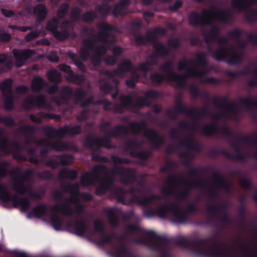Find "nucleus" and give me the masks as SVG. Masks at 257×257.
<instances>
[{
	"label": "nucleus",
	"mask_w": 257,
	"mask_h": 257,
	"mask_svg": "<svg viewBox=\"0 0 257 257\" xmlns=\"http://www.w3.org/2000/svg\"><path fill=\"white\" fill-rule=\"evenodd\" d=\"M145 237L135 239L136 244L150 246L154 250L160 252L163 257H166L169 249V244L171 243V238L156 234L153 230L143 231Z\"/></svg>",
	"instance_id": "5"
},
{
	"label": "nucleus",
	"mask_w": 257,
	"mask_h": 257,
	"mask_svg": "<svg viewBox=\"0 0 257 257\" xmlns=\"http://www.w3.org/2000/svg\"><path fill=\"white\" fill-rule=\"evenodd\" d=\"M67 125H64L58 129L53 126H45L42 127V130L45 133L48 139H52L54 137L63 138L65 135H67Z\"/></svg>",
	"instance_id": "27"
},
{
	"label": "nucleus",
	"mask_w": 257,
	"mask_h": 257,
	"mask_svg": "<svg viewBox=\"0 0 257 257\" xmlns=\"http://www.w3.org/2000/svg\"><path fill=\"white\" fill-rule=\"evenodd\" d=\"M73 95L75 96L77 102H80V105L82 107H87L90 104H97L96 101L93 100V96H90L86 100H83L86 95V92L82 88H76L73 91Z\"/></svg>",
	"instance_id": "28"
},
{
	"label": "nucleus",
	"mask_w": 257,
	"mask_h": 257,
	"mask_svg": "<svg viewBox=\"0 0 257 257\" xmlns=\"http://www.w3.org/2000/svg\"><path fill=\"white\" fill-rule=\"evenodd\" d=\"M154 54L157 58H162L169 54L170 51L166 46L161 42L158 41L153 45Z\"/></svg>",
	"instance_id": "32"
},
{
	"label": "nucleus",
	"mask_w": 257,
	"mask_h": 257,
	"mask_svg": "<svg viewBox=\"0 0 257 257\" xmlns=\"http://www.w3.org/2000/svg\"><path fill=\"white\" fill-rule=\"evenodd\" d=\"M108 220L112 227H116L118 225V220L117 216L113 210L111 209L108 212Z\"/></svg>",
	"instance_id": "59"
},
{
	"label": "nucleus",
	"mask_w": 257,
	"mask_h": 257,
	"mask_svg": "<svg viewBox=\"0 0 257 257\" xmlns=\"http://www.w3.org/2000/svg\"><path fill=\"white\" fill-rule=\"evenodd\" d=\"M161 95L160 92L154 89H150L146 91L145 93V97L146 100L150 104V101H148L147 99H156L159 98ZM149 104L148 106H149Z\"/></svg>",
	"instance_id": "58"
},
{
	"label": "nucleus",
	"mask_w": 257,
	"mask_h": 257,
	"mask_svg": "<svg viewBox=\"0 0 257 257\" xmlns=\"http://www.w3.org/2000/svg\"><path fill=\"white\" fill-rule=\"evenodd\" d=\"M194 188L204 189L207 188L208 186L204 183L201 178L196 177L192 181L185 182L184 188L177 194V198L180 200L187 199L190 195L189 190Z\"/></svg>",
	"instance_id": "18"
},
{
	"label": "nucleus",
	"mask_w": 257,
	"mask_h": 257,
	"mask_svg": "<svg viewBox=\"0 0 257 257\" xmlns=\"http://www.w3.org/2000/svg\"><path fill=\"white\" fill-rule=\"evenodd\" d=\"M13 207L16 208L19 205L21 206V210L23 212H26L29 209L31 206V203L28 198H21L17 195H13L12 200Z\"/></svg>",
	"instance_id": "30"
},
{
	"label": "nucleus",
	"mask_w": 257,
	"mask_h": 257,
	"mask_svg": "<svg viewBox=\"0 0 257 257\" xmlns=\"http://www.w3.org/2000/svg\"><path fill=\"white\" fill-rule=\"evenodd\" d=\"M227 209V205L223 204L220 205H216L212 204L208 206L207 208L208 212L213 217H217V212L221 213L222 214H226Z\"/></svg>",
	"instance_id": "33"
},
{
	"label": "nucleus",
	"mask_w": 257,
	"mask_h": 257,
	"mask_svg": "<svg viewBox=\"0 0 257 257\" xmlns=\"http://www.w3.org/2000/svg\"><path fill=\"white\" fill-rule=\"evenodd\" d=\"M194 109L196 113V115L195 117H191L193 118L197 119L200 117L202 116H208L210 114V110L207 106H204L202 108L196 109L193 108Z\"/></svg>",
	"instance_id": "63"
},
{
	"label": "nucleus",
	"mask_w": 257,
	"mask_h": 257,
	"mask_svg": "<svg viewBox=\"0 0 257 257\" xmlns=\"http://www.w3.org/2000/svg\"><path fill=\"white\" fill-rule=\"evenodd\" d=\"M13 53L16 59L15 65L18 68L23 66L26 61L31 58L35 54L34 50L29 49H14Z\"/></svg>",
	"instance_id": "22"
},
{
	"label": "nucleus",
	"mask_w": 257,
	"mask_h": 257,
	"mask_svg": "<svg viewBox=\"0 0 257 257\" xmlns=\"http://www.w3.org/2000/svg\"><path fill=\"white\" fill-rule=\"evenodd\" d=\"M130 131L131 132L130 126H127L122 124L116 125L108 133H104V135L100 139L101 141V147L108 149H111L112 147L110 145L111 138L126 137Z\"/></svg>",
	"instance_id": "13"
},
{
	"label": "nucleus",
	"mask_w": 257,
	"mask_h": 257,
	"mask_svg": "<svg viewBox=\"0 0 257 257\" xmlns=\"http://www.w3.org/2000/svg\"><path fill=\"white\" fill-rule=\"evenodd\" d=\"M173 62L171 60H168L160 66V69L162 72L167 73L166 77L168 80L175 82L177 87L180 89H185L187 85L186 75H184V74L182 75H178L173 71Z\"/></svg>",
	"instance_id": "11"
},
{
	"label": "nucleus",
	"mask_w": 257,
	"mask_h": 257,
	"mask_svg": "<svg viewBox=\"0 0 257 257\" xmlns=\"http://www.w3.org/2000/svg\"><path fill=\"white\" fill-rule=\"evenodd\" d=\"M67 135L74 136L79 134L82 131L81 126L79 125H75L70 127L67 125Z\"/></svg>",
	"instance_id": "64"
},
{
	"label": "nucleus",
	"mask_w": 257,
	"mask_h": 257,
	"mask_svg": "<svg viewBox=\"0 0 257 257\" xmlns=\"http://www.w3.org/2000/svg\"><path fill=\"white\" fill-rule=\"evenodd\" d=\"M78 172L76 170L63 168L59 172V177L61 179H69L73 181L77 179Z\"/></svg>",
	"instance_id": "36"
},
{
	"label": "nucleus",
	"mask_w": 257,
	"mask_h": 257,
	"mask_svg": "<svg viewBox=\"0 0 257 257\" xmlns=\"http://www.w3.org/2000/svg\"><path fill=\"white\" fill-rule=\"evenodd\" d=\"M59 68L63 72L66 73L67 76L66 80L70 82L80 84L84 81L83 75L74 73L70 66L66 64H60Z\"/></svg>",
	"instance_id": "24"
},
{
	"label": "nucleus",
	"mask_w": 257,
	"mask_h": 257,
	"mask_svg": "<svg viewBox=\"0 0 257 257\" xmlns=\"http://www.w3.org/2000/svg\"><path fill=\"white\" fill-rule=\"evenodd\" d=\"M13 79L8 78L4 79L0 83V90L5 99L4 104L5 108L8 110H11L13 108L14 97L13 90Z\"/></svg>",
	"instance_id": "16"
},
{
	"label": "nucleus",
	"mask_w": 257,
	"mask_h": 257,
	"mask_svg": "<svg viewBox=\"0 0 257 257\" xmlns=\"http://www.w3.org/2000/svg\"><path fill=\"white\" fill-rule=\"evenodd\" d=\"M96 43L94 38L90 37L83 40V46L81 47L79 51L80 58L86 61L90 55V51L93 50L95 48L94 43Z\"/></svg>",
	"instance_id": "26"
},
{
	"label": "nucleus",
	"mask_w": 257,
	"mask_h": 257,
	"mask_svg": "<svg viewBox=\"0 0 257 257\" xmlns=\"http://www.w3.org/2000/svg\"><path fill=\"white\" fill-rule=\"evenodd\" d=\"M111 13L114 17L117 18L119 16L124 15L126 14V10L119 4L116 3L114 5Z\"/></svg>",
	"instance_id": "62"
},
{
	"label": "nucleus",
	"mask_w": 257,
	"mask_h": 257,
	"mask_svg": "<svg viewBox=\"0 0 257 257\" xmlns=\"http://www.w3.org/2000/svg\"><path fill=\"white\" fill-rule=\"evenodd\" d=\"M115 193L119 196L118 201L121 203L126 204L125 194H129L131 197L130 202L133 203H137L143 207H149L153 203V200L160 201L161 197L158 194H152L148 197L145 195L142 196V192L140 188L131 187L129 189L126 190L124 188H118L115 189Z\"/></svg>",
	"instance_id": "4"
},
{
	"label": "nucleus",
	"mask_w": 257,
	"mask_h": 257,
	"mask_svg": "<svg viewBox=\"0 0 257 257\" xmlns=\"http://www.w3.org/2000/svg\"><path fill=\"white\" fill-rule=\"evenodd\" d=\"M101 183L110 192L113 197L116 199L118 202L119 196L115 194V190L118 188H123L122 187H113L114 182L113 178L109 175L108 167L101 164L94 165L90 172H87L84 174L80 179V183L83 186H92L95 182Z\"/></svg>",
	"instance_id": "2"
},
{
	"label": "nucleus",
	"mask_w": 257,
	"mask_h": 257,
	"mask_svg": "<svg viewBox=\"0 0 257 257\" xmlns=\"http://www.w3.org/2000/svg\"><path fill=\"white\" fill-rule=\"evenodd\" d=\"M48 207L46 204H42L34 207L29 216L32 215L37 218H40L48 214Z\"/></svg>",
	"instance_id": "35"
},
{
	"label": "nucleus",
	"mask_w": 257,
	"mask_h": 257,
	"mask_svg": "<svg viewBox=\"0 0 257 257\" xmlns=\"http://www.w3.org/2000/svg\"><path fill=\"white\" fill-rule=\"evenodd\" d=\"M171 214L172 221L177 224H184L189 220V216L180 207V203L178 201L171 202Z\"/></svg>",
	"instance_id": "19"
},
{
	"label": "nucleus",
	"mask_w": 257,
	"mask_h": 257,
	"mask_svg": "<svg viewBox=\"0 0 257 257\" xmlns=\"http://www.w3.org/2000/svg\"><path fill=\"white\" fill-rule=\"evenodd\" d=\"M213 177L214 181L216 184L217 188L221 189L227 193L230 192L231 186L230 183L226 180L217 171L213 170Z\"/></svg>",
	"instance_id": "29"
},
{
	"label": "nucleus",
	"mask_w": 257,
	"mask_h": 257,
	"mask_svg": "<svg viewBox=\"0 0 257 257\" xmlns=\"http://www.w3.org/2000/svg\"><path fill=\"white\" fill-rule=\"evenodd\" d=\"M180 144L188 150L199 151L198 146L193 143V138L191 136L186 138L185 141L181 142Z\"/></svg>",
	"instance_id": "52"
},
{
	"label": "nucleus",
	"mask_w": 257,
	"mask_h": 257,
	"mask_svg": "<svg viewBox=\"0 0 257 257\" xmlns=\"http://www.w3.org/2000/svg\"><path fill=\"white\" fill-rule=\"evenodd\" d=\"M173 242L200 257H231L224 247L219 245L214 236L194 240L180 238L175 240Z\"/></svg>",
	"instance_id": "1"
},
{
	"label": "nucleus",
	"mask_w": 257,
	"mask_h": 257,
	"mask_svg": "<svg viewBox=\"0 0 257 257\" xmlns=\"http://www.w3.org/2000/svg\"><path fill=\"white\" fill-rule=\"evenodd\" d=\"M77 201H78L77 198L70 197L66 199V202L61 205L56 204L54 205L51 208V211L53 212H61L67 217H72L74 211L72 209L70 203H75ZM85 211V206L83 204H78L75 206L74 212L78 215L79 216L81 214L83 213Z\"/></svg>",
	"instance_id": "12"
},
{
	"label": "nucleus",
	"mask_w": 257,
	"mask_h": 257,
	"mask_svg": "<svg viewBox=\"0 0 257 257\" xmlns=\"http://www.w3.org/2000/svg\"><path fill=\"white\" fill-rule=\"evenodd\" d=\"M176 179L177 176L176 175L169 176L167 179V185L161 190V192L167 195L172 194L173 187L175 184Z\"/></svg>",
	"instance_id": "41"
},
{
	"label": "nucleus",
	"mask_w": 257,
	"mask_h": 257,
	"mask_svg": "<svg viewBox=\"0 0 257 257\" xmlns=\"http://www.w3.org/2000/svg\"><path fill=\"white\" fill-rule=\"evenodd\" d=\"M17 131L22 134L32 135L35 133L36 128L32 125H22L18 128Z\"/></svg>",
	"instance_id": "61"
},
{
	"label": "nucleus",
	"mask_w": 257,
	"mask_h": 257,
	"mask_svg": "<svg viewBox=\"0 0 257 257\" xmlns=\"http://www.w3.org/2000/svg\"><path fill=\"white\" fill-rule=\"evenodd\" d=\"M12 194L8 190L7 187L0 183V200L4 203H9L11 201Z\"/></svg>",
	"instance_id": "42"
},
{
	"label": "nucleus",
	"mask_w": 257,
	"mask_h": 257,
	"mask_svg": "<svg viewBox=\"0 0 257 257\" xmlns=\"http://www.w3.org/2000/svg\"><path fill=\"white\" fill-rule=\"evenodd\" d=\"M97 18V15L95 11H88L84 13L81 16V20L84 23H89L93 22Z\"/></svg>",
	"instance_id": "46"
},
{
	"label": "nucleus",
	"mask_w": 257,
	"mask_h": 257,
	"mask_svg": "<svg viewBox=\"0 0 257 257\" xmlns=\"http://www.w3.org/2000/svg\"><path fill=\"white\" fill-rule=\"evenodd\" d=\"M133 65L129 59H124L117 65V68L110 71L106 69H102L100 71L101 75L107 76L110 78L117 76L120 78L123 77L126 72L132 71Z\"/></svg>",
	"instance_id": "17"
},
{
	"label": "nucleus",
	"mask_w": 257,
	"mask_h": 257,
	"mask_svg": "<svg viewBox=\"0 0 257 257\" xmlns=\"http://www.w3.org/2000/svg\"><path fill=\"white\" fill-rule=\"evenodd\" d=\"M256 3L255 0H232L233 8L241 12H244V19L249 24L257 22V10L249 9L248 7Z\"/></svg>",
	"instance_id": "10"
},
{
	"label": "nucleus",
	"mask_w": 257,
	"mask_h": 257,
	"mask_svg": "<svg viewBox=\"0 0 257 257\" xmlns=\"http://www.w3.org/2000/svg\"><path fill=\"white\" fill-rule=\"evenodd\" d=\"M171 203L169 205H162L156 209V215L162 218H165L168 213H171Z\"/></svg>",
	"instance_id": "44"
},
{
	"label": "nucleus",
	"mask_w": 257,
	"mask_h": 257,
	"mask_svg": "<svg viewBox=\"0 0 257 257\" xmlns=\"http://www.w3.org/2000/svg\"><path fill=\"white\" fill-rule=\"evenodd\" d=\"M228 97L227 96H220L219 97L215 96L212 100L213 105L222 109L220 113H216L212 116L213 119H217L219 118H226L227 112H233L237 108V104L234 103L232 104L228 103Z\"/></svg>",
	"instance_id": "15"
},
{
	"label": "nucleus",
	"mask_w": 257,
	"mask_h": 257,
	"mask_svg": "<svg viewBox=\"0 0 257 257\" xmlns=\"http://www.w3.org/2000/svg\"><path fill=\"white\" fill-rule=\"evenodd\" d=\"M69 9L68 3H63L59 6L57 14V17L59 20L63 19L67 15Z\"/></svg>",
	"instance_id": "51"
},
{
	"label": "nucleus",
	"mask_w": 257,
	"mask_h": 257,
	"mask_svg": "<svg viewBox=\"0 0 257 257\" xmlns=\"http://www.w3.org/2000/svg\"><path fill=\"white\" fill-rule=\"evenodd\" d=\"M73 224L75 234L78 236L83 235L85 232L87 230L88 226L83 220H76L74 222H69L68 223L69 226Z\"/></svg>",
	"instance_id": "34"
},
{
	"label": "nucleus",
	"mask_w": 257,
	"mask_h": 257,
	"mask_svg": "<svg viewBox=\"0 0 257 257\" xmlns=\"http://www.w3.org/2000/svg\"><path fill=\"white\" fill-rule=\"evenodd\" d=\"M100 31L96 34L92 35L96 42H101L103 44H110L109 40V31L112 30V27L107 23L103 22L99 25Z\"/></svg>",
	"instance_id": "23"
},
{
	"label": "nucleus",
	"mask_w": 257,
	"mask_h": 257,
	"mask_svg": "<svg viewBox=\"0 0 257 257\" xmlns=\"http://www.w3.org/2000/svg\"><path fill=\"white\" fill-rule=\"evenodd\" d=\"M250 73V72L248 68H245L242 70H240L238 72L227 71L226 72V74L227 75V76L232 78H236L238 76V75H249Z\"/></svg>",
	"instance_id": "60"
},
{
	"label": "nucleus",
	"mask_w": 257,
	"mask_h": 257,
	"mask_svg": "<svg viewBox=\"0 0 257 257\" xmlns=\"http://www.w3.org/2000/svg\"><path fill=\"white\" fill-rule=\"evenodd\" d=\"M51 223L52 226L56 230H59L62 226V220L60 217L57 214H53L51 216Z\"/></svg>",
	"instance_id": "54"
},
{
	"label": "nucleus",
	"mask_w": 257,
	"mask_h": 257,
	"mask_svg": "<svg viewBox=\"0 0 257 257\" xmlns=\"http://www.w3.org/2000/svg\"><path fill=\"white\" fill-rule=\"evenodd\" d=\"M193 63L192 59H185L182 61H180L177 64V68L179 71H187L189 68L188 67V65H191ZM187 71H186V73Z\"/></svg>",
	"instance_id": "57"
},
{
	"label": "nucleus",
	"mask_w": 257,
	"mask_h": 257,
	"mask_svg": "<svg viewBox=\"0 0 257 257\" xmlns=\"http://www.w3.org/2000/svg\"><path fill=\"white\" fill-rule=\"evenodd\" d=\"M59 20L57 18H53L48 21L46 26V29L50 31L53 34L58 30Z\"/></svg>",
	"instance_id": "50"
},
{
	"label": "nucleus",
	"mask_w": 257,
	"mask_h": 257,
	"mask_svg": "<svg viewBox=\"0 0 257 257\" xmlns=\"http://www.w3.org/2000/svg\"><path fill=\"white\" fill-rule=\"evenodd\" d=\"M100 90L104 94H108L113 89V86L110 82L101 80L99 86Z\"/></svg>",
	"instance_id": "55"
},
{
	"label": "nucleus",
	"mask_w": 257,
	"mask_h": 257,
	"mask_svg": "<svg viewBox=\"0 0 257 257\" xmlns=\"http://www.w3.org/2000/svg\"><path fill=\"white\" fill-rule=\"evenodd\" d=\"M142 23L139 20H134L127 25V29L135 36V41L138 45H145L147 43L145 36L139 34Z\"/></svg>",
	"instance_id": "25"
},
{
	"label": "nucleus",
	"mask_w": 257,
	"mask_h": 257,
	"mask_svg": "<svg viewBox=\"0 0 257 257\" xmlns=\"http://www.w3.org/2000/svg\"><path fill=\"white\" fill-rule=\"evenodd\" d=\"M110 10V7L107 3L97 5L95 8V10L103 18H106L108 15Z\"/></svg>",
	"instance_id": "48"
},
{
	"label": "nucleus",
	"mask_w": 257,
	"mask_h": 257,
	"mask_svg": "<svg viewBox=\"0 0 257 257\" xmlns=\"http://www.w3.org/2000/svg\"><path fill=\"white\" fill-rule=\"evenodd\" d=\"M219 133H221L226 138L232 137L238 139L240 142L244 144H247L252 141L250 136H242L237 135L231 132L227 126H224L220 129L215 122L207 124L201 129V133L206 137H210Z\"/></svg>",
	"instance_id": "8"
},
{
	"label": "nucleus",
	"mask_w": 257,
	"mask_h": 257,
	"mask_svg": "<svg viewBox=\"0 0 257 257\" xmlns=\"http://www.w3.org/2000/svg\"><path fill=\"white\" fill-rule=\"evenodd\" d=\"M120 104L125 109H127L131 108H142L145 106H148L149 103L148 102L145 98L143 96H138L137 101L134 102L131 96L129 95H121L119 97Z\"/></svg>",
	"instance_id": "20"
},
{
	"label": "nucleus",
	"mask_w": 257,
	"mask_h": 257,
	"mask_svg": "<svg viewBox=\"0 0 257 257\" xmlns=\"http://www.w3.org/2000/svg\"><path fill=\"white\" fill-rule=\"evenodd\" d=\"M46 83L40 76H35L32 81L31 88L34 92H40L45 86Z\"/></svg>",
	"instance_id": "38"
},
{
	"label": "nucleus",
	"mask_w": 257,
	"mask_h": 257,
	"mask_svg": "<svg viewBox=\"0 0 257 257\" xmlns=\"http://www.w3.org/2000/svg\"><path fill=\"white\" fill-rule=\"evenodd\" d=\"M54 37L59 41H63L67 40L70 35V32L68 29H62L61 31L58 30L53 34Z\"/></svg>",
	"instance_id": "53"
},
{
	"label": "nucleus",
	"mask_w": 257,
	"mask_h": 257,
	"mask_svg": "<svg viewBox=\"0 0 257 257\" xmlns=\"http://www.w3.org/2000/svg\"><path fill=\"white\" fill-rule=\"evenodd\" d=\"M229 145L231 147L234 149L236 153H237L235 157L233 156V160L236 161H240L241 162L246 161V156L245 154H243L241 153L240 149L237 143L230 142Z\"/></svg>",
	"instance_id": "45"
},
{
	"label": "nucleus",
	"mask_w": 257,
	"mask_h": 257,
	"mask_svg": "<svg viewBox=\"0 0 257 257\" xmlns=\"http://www.w3.org/2000/svg\"><path fill=\"white\" fill-rule=\"evenodd\" d=\"M112 172L115 174L121 175L122 178L121 181L125 185H131L136 180L135 171L132 168L118 166L112 168Z\"/></svg>",
	"instance_id": "21"
},
{
	"label": "nucleus",
	"mask_w": 257,
	"mask_h": 257,
	"mask_svg": "<svg viewBox=\"0 0 257 257\" xmlns=\"http://www.w3.org/2000/svg\"><path fill=\"white\" fill-rule=\"evenodd\" d=\"M129 125L131 133L133 135H138L143 131V136L151 142L152 146L155 150H159L165 142V138L158 137L157 132L153 128H149L144 120L140 122L132 121L130 122Z\"/></svg>",
	"instance_id": "6"
},
{
	"label": "nucleus",
	"mask_w": 257,
	"mask_h": 257,
	"mask_svg": "<svg viewBox=\"0 0 257 257\" xmlns=\"http://www.w3.org/2000/svg\"><path fill=\"white\" fill-rule=\"evenodd\" d=\"M48 10L45 4H37L33 9V13L37 15L36 21L37 23H42L48 15Z\"/></svg>",
	"instance_id": "31"
},
{
	"label": "nucleus",
	"mask_w": 257,
	"mask_h": 257,
	"mask_svg": "<svg viewBox=\"0 0 257 257\" xmlns=\"http://www.w3.org/2000/svg\"><path fill=\"white\" fill-rule=\"evenodd\" d=\"M208 51L215 60L225 61L229 65L239 64L243 60L242 55L241 53L237 52L234 49H232L230 55L226 47H218L214 51L211 47L208 46Z\"/></svg>",
	"instance_id": "7"
},
{
	"label": "nucleus",
	"mask_w": 257,
	"mask_h": 257,
	"mask_svg": "<svg viewBox=\"0 0 257 257\" xmlns=\"http://www.w3.org/2000/svg\"><path fill=\"white\" fill-rule=\"evenodd\" d=\"M94 145L96 146L98 149L101 147V141L97 138L87 137L83 142V146L87 149H92Z\"/></svg>",
	"instance_id": "43"
},
{
	"label": "nucleus",
	"mask_w": 257,
	"mask_h": 257,
	"mask_svg": "<svg viewBox=\"0 0 257 257\" xmlns=\"http://www.w3.org/2000/svg\"><path fill=\"white\" fill-rule=\"evenodd\" d=\"M231 18L230 10H218L216 6L211 7L209 10L203 9L201 15L196 11H192L188 16L189 25L194 27L208 25L212 20L226 23Z\"/></svg>",
	"instance_id": "3"
},
{
	"label": "nucleus",
	"mask_w": 257,
	"mask_h": 257,
	"mask_svg": "<svg viewBox=\"0 0 257 257\" xmlns=\"http://www.w3.org/2000/svg\"><path fill=\"white\" fill-rule=\"evenodd\" d=\"M174 110L177 113L185 114L191 117H195L196 115V113L194 109L193 108H188L187 106L184 105L183 102H178V103H176Z\"/></svg>",
	"instance_id": "39"
},
{
	"label": "nucleus",
	"mask_w": 257,
	"mask_h": 257,
	"mask_svg": "<svg viewBox=\"0 0 257 257\" xmlns=\"http://www.w3.org/2000/svg\"><path fill=\"white\" fill-rule=\"evenodd\" d=\"M56 92H58L60 95L53 97L52 101L58 106L67 105L69 100L73 97V90L72 88L67 85H64L59 88L58 84L54 83L47 89V92L50 95L54 94Z\"/></svg>",
	"instance_id": "9"
},
{
	"label": "nucleus",
	"mask_w": 257,
	"mask_h": 257,
	"mask_svg": "<svg viewBox=\"0 0 257 257\" xmlns=\"http://www.w3.org/2000/svg\"><path fill=\"white\" fill-rule=\"evenodd\" d=\"M48 79L51 82L59 84L61 82L62 77L61 74L56 69H50L46 74Z\"/></svg>",
	"instance_id": "40"
},
{
	"label": "nucleus",
	"mask_w": 257,
	"mask_h": 257,
	"mask_svg": "<svg viewBox=\"0 0 257 257\" xmlns=\"http://www.w3.org/2000/svg\"><path fill=\"white\" fill-rule=\"evenodd\" d=\"M20 172V169L18 167H14L11 170V175L15 181L12 183V188L15 192L23 195L29 190V187L24 183L28 180L29 176Z\"/></svg>",
	"instance_id": "14"
},
{
	"label": "nucleus",
	"mask_w": 257,
	"mask_h": 257,
	"mask_svg": "<svg viewBox=\"0 0 257 257\" xmlns=\"http://www.w3.org/2000/svg\"><path fill=\"white\" fill-rule=\"evenodd\" d=\"M4 131L2 128H0V150L3 153L8 154L10 152V150L8 147V144H10L7 138L3 137Z\"/></svg>",
	"instance_id": "49"
},
{
	"label": "nucleus",
	"mask_w": 257,
	"mask_h": 257,
	"mask_svg": "<svg viewBox=\"0 0 257 257\" xmlns=\"http://www.w3.org/2000/svg\"><path fill=\"white\" fill-rule=\"evenodd\" d=\"M165 78H166L165 75L159 73H153L150 76L152 84L155 86L161 85Z\"/></svg>",
	"instance_id": "47"
},
{
	"label": "nucleus",
	"mask_w": 257,
	"mask_h": 257,
	"mask_svg": "<svg viewBox=\"0 0 257 257\" xmlns=\"http://www.w3.org/2000/svg\"><path fill=\"white\" fill-rule=\"evenodd\" d=\"M208 73L206 70L199 71L197 69L193 67H190L187 69V72L184 73L186 75L187 79L189 77H196L200 80H204L203 77Z\"/></svg>",
	"instance_id": "37"
},
{
	"label": "nucleus",
	"mask_w": 257,
	"mask_h": 257,
	"mask_svg": "<svg viewBox=\"0 0 257 257\" xmlns=\"http://www.w3.org/2000/svg\"><path fill=\"white\" fill-rule=\"evenodd\" d=\"M239 104L241 106H247L248 108H250L252 106L257 108V101H253L250 97H248L246 98H240Z\"/></svg>",
	"instance_id": "56"
}]
</instances>
